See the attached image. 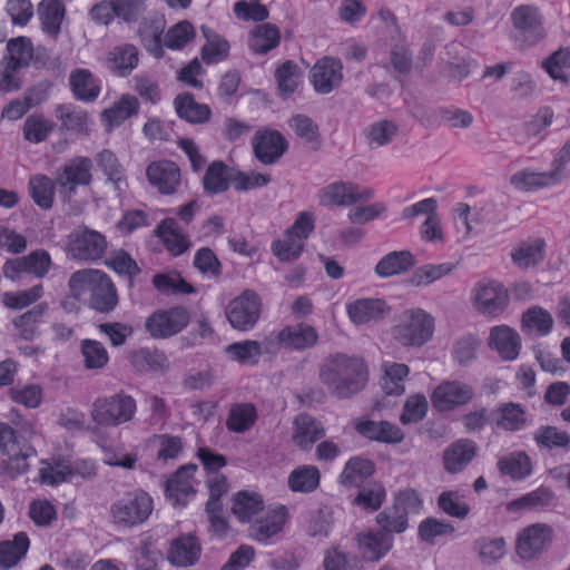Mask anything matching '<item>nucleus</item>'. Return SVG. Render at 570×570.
I'll return each instance as SVG.
<instances>
[{
    "label": "nucleus",
    "instance_id": "nucleus-37",
    "mask_svg": "<svg viewBox=\"0 0 570 570\" xmlns=\"http://www.w3.org/2000/svg\"><path fill=\"white\" fill-rule=\"evenodd\" d=\"M281 42V31L272 23H261L255 26L248 37V47L256 55H266L278 47Z\"/></svg>",
    "mask_w": 570,
    "mask_h": 570
},
{
    "label": "nucleus",
    "instance_id": "nucleus-34",
    "mask_svg": "<svg viewBox=\"0 0 570 570\" xmlns=\"http://www.w3.org/2000/svg\"><path fill=\"white\" fill-rule=\"evenodd\" d=\"M200 556V544L195 535H180L173 540L167 558L170 563L179 567L194 564Z\"/></svg>",
    "mask_w": 570,
    "mask_h": 570
},
{
    "label": "nucleus",
    "instance_id": "nucleus-24",
    "mask_svg": "<svg viewBox=\"0 0 570 570\" xmlns=\"http://www.w3.org/2000/svg\"><path fill=\"white\" fill-rule=\"evenodd\" d=\"M325 436L323 424L307 413H299L293 422V442L302 451H308Z\"/></svg>",
    "mask_w": 570,
    "mask_h": 570
},
{
    "label": "nucleus",
    "instance_id": "nucleus-13",
    "mask_svg": "<svg viewBox=\"0 0 570 570\" xmlns=\"http://www.w3.org/2000/svg\"><path fill=\"white\" fill-rule=\"evenodd\" d=\"M373 197V190L365 188L358 191V187L352 183L336 181L320 190L318 199L322 206H350L358 200Z\"/></svg>",
    "mask_w": 570,
    "mask_h": 570
},
{
    "label": "nucleus",
    "instance_id": "nucleus-31",
    "mask_svg": "<svg viewBox=\"0 0 570 570\" xmlns=\"http://www.w3.org/2000/svg\"><path fill=\"white\" fill-rule=\"evenodd\" d=\"M235 169L228 167L222 160H214L206 169L203 177L204 191L209 195H219L234 185Z\"/></svg>",
    "mask_w": 570,
    "mask_h": 570
},
{
    "label": "nucleus",
    "instance_id": "nucleus-18",
    "mask_svg": "<svg viewBox=\"0 0 570 570\" xmlns=\"http://www.w3.org/2000/svg\"><path fill=\"white\" fill-rule=\"evenodd\" d=\"M166 20L164 16L151 13L145 17L138 27V36L146 51L156 59H161L164 50V31Z\"/></svg>",
    "mask_w": 570,
    "mask_h": 570
},
{
    "label": "nucleus",
    "instance_id": "nucleus-54",
    "mask_svg": "<svg viewBox=\"0 0 570 570\" xmlns=\"http://www.w3.org/2000/svg\"><path fill=\"white\" fill-rule=\"evenodd\" d=\"M153 285L159 293L165 295H188L195 293L194 286L176 272L154 275Z\"/></svg>",
    "mask_w": 570,
    "mask_h": 570
},
{
    "label": "nucleus",
    "instance_id": "nucleus-42",
    "mask_svg": "<svg viewBox=\"0 0 570 570\" xmlns=\"http://www.w3.org/2000/svg\"><path fill=\"white\" fill-rule=\"evenodd\" d=\"M202 32L206 39L200 50V56L206 65H214L227 59L230 45L226 38L203 26Z\"/></svg>",
    "mask_w": 570,
    "mask_h": 570
},
{
    "label": "nucleus",
    "instance_id": "nucleus-35",
    "mask_svg": "<svg viewBox=\"0 0 570 570\" xmlns=\"http://www.w3.org/2000/svg\"><path fill=\"white\" fill-rule=\"evenodd\" d=\"M138 111V99L131 95H122L111 107L102 111L101 120L106 129L110 131L122 125L130 117L137 115Z\"/></svg>",
    "mask_w": 570,
    "mask_h": 570
},
{
    "label": "nucleus",
    "instance_id": "nucleus-57",
    "mask_svg": "<svg viewBox=\"0 0 570 570\" xmlns=\"http://www.w3.org/2000/svg\"><path fill=\"white\" fill-rule=\"evenodd\" d=\"M196 36L194 26L183 20L171 26L164 36V47L170 50L184 49Z\"/></svg>",
    "mask_w": 570,
    "mask_h": 570
},
{
    "label": "nucleus",
    "instance_id": "nucleus-46",
    "mask_svg": "<svg viewBox=\"0 0 570 570\" xmlns=\"http://www.w3.org/2000/svg\"><path fill=\"white\" fill-rule=\"evenodd\" d=\"M546 255V242L535 238L532 243H522L511 252V259L519 268L527 269L541 263Z\"/></svg>",
    "mask_w": 570,
    "mask_h": 570
},
{
    "label": "nucleus",
    "instance_id": "nucleus-14",
    "mask_svg": "<svg viewBox=\"0 0 570 570\" xmlns=\"http://www.w3.org/2000/svg\"><path fill=\"white\" fill-rule=\"evenodd\" d=\"M311 83L317 94L326 95L336 89L343 79L341 60L332 57L318 59L311 69Z\"/></svg>",
    "mask_w": 570,
    "mask_h": 570
},
{
    "label": "nucleus",
    "instance_id": "nucleus-27",
    "mask_svg": "<svg viewBox=\"0 0 570 570\" xmlns=\"http://www.w3.org/2000/svg\"><path fill=\"white\" fill-rule=\"evenodd\" d=\"M92 161L87 157H76L63 166L57 177V184L69 191L77 186H87L91 183Z\"/></svg>",
    "mask_w": 570,
    "mask_h": 570
},
{
    "label": "nucleus",
    "instance_id": "nucleus-60",
    "mask_svg": "<svg viewBox=\"0 0 570 570\" xmlns=\"http://www.w3.org/2000/svg\"><path fill=\"white\" fill-rule=\"evenodd\" d=\"M376 523L381 527V531L389 533H403L409 528V518L404 512L396 509L394 504L381 511L376 515Z\"/></svg>",
    "mask_w": 570,
    "mask_h": 570
},
{
    "label": "nucleus",
    "instance_id": "nucleus-33",
    "mask_svg": "<svg viewBox=\"0 0 570 570\" xmlns=\"http://www.w3.org/2000/svg\"><path fill=\"white\" fill-rule=\"evenodd\" d=\"M257 420L258 412L253 403H233L228 410L225 426L232 433L242 434L252 430Z\"/></svg>",
    "mask_w": 570,
    "mask_h": 570
},
{
    "label": "nucleus",
    "instance_id": "nucleus-25",
    "mask_svg": "<svg viewBox=\"0 0 570 570\" xmlns=\"http://www.w3.org/2000/svg\"><path fill=\"white\" fill-rule=\"evenodd\" d=\"M527 423V413L523 406L514 402L500 403L491 412V425L493 430L517 432Z\"/></svg>",
    "mask_w": 570,
    "mask_h": 570
},
{
    "label": "nucleus",
    "instance_id": "nucleus-52",
    "mask_svg": "<svg viewBox=\"0 0 570 570\" xmlns=\"http://www.w3.org/2000/svg\"><path fill=\"white\" fill-rule=\"evenodd\" d=\"M263 352H265L264 341L261 343L254 340H245L225 347L228 357L240 364H257Z\"/></svg>",
    "mask_w": 570,
    "mask_h": 570
},
{
    "label": "nucleus",
    "instance_id": "nucleus-23",
    "mask_svg": "<svg viewBox=\"0 0 570 570\" xmlns=\"http://www.w3.org/2000/svg\"><path fill=\"white\" fill-rule=\"evenodd\" d=\"M155 233L173 257L183 255L191 246L188 235L181 232L175 218L168 217L160 220Z\"/></svg>",
    "mask_w": 570,
    "mask_h": 570
},
{
    "label": "nucleus",
    "instance_id": "nucleus-12",
    "mask_svg": "<svg viewBox=\"0 0 570 570\" xmlns=\"http://www.w3.org/2000/svg\"><path fill=\"white\" fill-rule=\"evenodd\" d=\"M196 471V464H185L177 469L166 481V497L175 507H186L194 498L196 493L194 488Z\"/></svg>",
    "mask_w": 570,
    "mask_h": 570
},
{
    "label": "nucleus",
    "instance_id": "nucleus-11",
    "mask_svg": "<svg viewBox=\"0 0 570 570\" xmlns=\"http://www.w3.org/2000/svg\"><path fill=\"white\" fill-rule=\"evenodd\" d=\"M473 302L476 309L487 316L497 317L509 303V292L495 281L479 282L474 287Z\"/></svg>",
    "mask_w": 570,
    "mask_h": 570
},
{
    "label": "nucleus",
    "instance_id": "nucleus-43",
    "mask_svg": "<svg viewBox=\"0 0 570 570\" xmlns=\"http://www.w3.org/2000/svg\"><path fill=\"white\" fill-rule=\"evenodd\" d=\"M551 171H531L522 169L511 176V185L522 191H535L541 188L558 185V180Z\"/></svg>",
    "mask_w": 570,
    "mask_h": 570
},
{
    "label": "nucleus",
    "instance_id": "nucleus-3",
    "mask_svg": "<svg viewBox=\"0 0 570 570\" xmlns=\"http://www.w3.org/2000/svg\"><path fill=\"white\" fill-rule=\"evenodd\" d=\"M137 412L136 400L124 392L97 397L91 407L92 421L100 426H119L130 422Z\"/></svg>",
    "mask_w": 570,
    "mask_h": 570
},
{
    "label": "nucleus",
    "instance_id": "nucleus-22",
    "mask_svg": "<svg viewBox=\"0 0 570 570\" xmlns=\"http://www.w3.org/2000/svg\"><path fill=\"white\" fill-rule=\"evenodd\" d=\"M389 307L380 298H357L346 304V313L355 325H366L381 321Z\"/></svg>",
    "mask_w": 570,
    "mask_h": 570
},
{
    "label": "nucleus",
    "instance_id": "nucleus-36",
    "mask_svg": "<svg viewBox=\"0 0 570 570\" xmlns=\"http://www.w3.org/2000/svg\"><path fill=\"white\" fill-rule=\"evenodd\" d=\"M29 548L30 539L23 531L13 534L11 540L0 541V569L16 567L26 557Z\"/></svg>",
    "mask_w": 570,
    "mask_h": 570
},
{
    "label": "nucleus",
    "instance_id": "nucleus-61",
    "mask_svg": "<svg viewBox=\"0 0 570 570\" xmlns=\"http://www.w3.org/2000/svg\"><path fill=\"white\" fill-rule=\"evenodd\" d=\"M480 344L481 340L474 334H468L458 338L452 350L453 361L461 366L469 365L476 358Z\"/></svg>",
    "mask_w": 570,
    "mask_h": 570
},
{
    "label": "nucleus",
    "instance_id": "nucleus-16",
    "mask_svg": "<svg viewBox=\"0 0 570 570\" xmlns=\"http://www.w3.org/2000/svg\"><path fill=\"white\" fill-rule=\"evenodd\" d=\"M286 149L287 141L277 130H258L253 138V150L255 157L264 165L276 163Z\"/></svg>",
    "mask_w": 570,
    "mask_h": 570
},
{
    "label": "nucleus",
    "instance_id": "nucleus-51",
    "mask_svg": "<svg viewBox=\"0 0 570 570\" xmlns=\"http://www.w3.org/2000/svg\"><path fill=\"white\" fill-rule=\"evenodd\" d=\"M375 471L374 463L361 456H353L346 463L340 474V481L343 485H360L366 478Z\"/></svg>",
    "mask_w": 570,
    "mask_h": 570
},
{
    "label": "nucleus",
    "instance_id": "nucleus-28",
    "mask_svg": "<svg viewBox=\"0 0 570 570\" xmlns=\"http://www.w3.org/2000/svg\"><path fill=\"white\" fill-rule=\"evenodd\" d=\"M49 305L39 303L26 313L17 316L12 321V325L18 336L27 342H32L41 335V324L45 322Z\"/></svg>",
    "mask_w": 570,
    "mask_h": 570
},
{
    "label": "nucleus",
    "instance_id": "nucleus-64",
    "mask_svg": "<svg viewBox=\"0 0 570 570\" xmlns=\"http://www.w3.org/2000/svg\"><path fill=\"white\" fill-rule=\"evenodd\" d=\"M43 466L39 469V481L45 485H59L67 481L71 475L72 471L69 465L62 462H48L42 461Z\"/></svg>",
    "mask_w": 570,
    "mask_h": 570
},
{
    "label": "nucleus",
    "instance_id": "nucleus-47",
    "mask_svg": "<svg viewBox=\"0 0 570 570\" xmlns=\"http://www.w3.org/2000/svg\"><path fill=\"white\" fill-rule=\"evenodd\" d=\"M384 375L382 377V389L387 395H401L405 391V380L410 374V368L405 364L384 361L382 363Z\"/></svg>",
    "mask_w": 570,
    "mask_h": 570
},
{
    "label": "nucleus",
    "instance_id": "nucleus-48",
    "mask_svg": "<svg viewBox=\"0 0 570 570\" xmlns=\"http://www.w3.org/2000/svg\"><path fill=\"white\" fill-rule=\"evenodd\" d=\"M29 194L37 206L49 209L55 202V181L45 174L30 176L28 181Z\"/></svg>",
    "mask_w": 570,
    "mask_h": 570
},
{
    "label": "nucleus",
    "instance_id": "nucleus-7",
    "mask_svg": "<svg viewBox=\"0 0 570 570\" xmlns=\"http://www.w3.org/2000/svg\"><path fill=\"white\" fill-rule=\"evenodd\" d=\"M434 318L421 308L411 309L394 327L395 338L404 346H422L432 337Z\"/></svg>",
    "mask_w": 570,
    "mask_h": 570
},
{
    "label": "nucleus",
    "instance_id": "nucleus-20",
    "mask_svg": "<svg viewBox=\"0 0 570 570\" xmlns=\"http://www.w3.org/2000/svg\"><path fill=\"white\" fill-rule=\"evenodd\" d=\"M287 517L288 512L285 505L269 509L264 517L257 519L250 525V537L262 544H269L272 538L283 530Z\"/></svg>",
    "mask_w": 570,
    "mask_h": 570
},
{
    "label": "nucleus",
    "instance_id": "nucleus-4",
    "mask_svg": "<svg viewBox=\"0 0 570 570\" xmlns=\"http://www.w3.org/2000/svg\"><path fill=\"white\" fill-rule=\"evenodd\" d=\"M154 500L141 489L126 492L110 505V515L117 525L132 528L148 520Z\"/></svg>",
    "mask_w": 570,
    "mask_h": 570
},
{
    "label": "nucleus",
    "instance_id": "nucleus-55",
    "mask_svg": "<svg viewBox=\"0 0 570 570\" xmlns=\"http://www.w3.org/2000/svg\"><path fill=\"white\" fill-rule=\"evenodd\" d=\"M413 265L410 252H392L385 255L375 266V273L381 277H390L406 272Z\"/></svg>",
    "mask_w": 570,
    "mask_h": 570
},
{
    "label": "nucleus",
    "instance_id": "nucleus-29",
    "mask_svg": "<svg viewBox=\"0 0 570 570\" xmlns=\"http://www.w3.org/2000/svg\"><path fill=\"white\" fill-rule=\"evenodd\" d=\"M362 557L376 562L386 556L393 547V537L382 531H367L356 537Z\"/></svg>",
    "mask_w": 570,
    "mask_h": 570
},
{
    "label": "nucleus",
    "instance_id": "nucleus-5",
    "mask_svg": "<svg viewBox=\"0 0 570 570\" xmlns=\"http://www.w3.org/2000/svg\"><path fill=\"white\" fill-rule=\"evenodd\" d=\"M317 340L318 334L313 326L306 323H297L265 336L264 350L265 353H276L283 346L294 351H304L313 347Z\"/></svg>",
    "mask_w": 570,
    "mask_h": 570
},
{
    "label": "nucleus",
    "instance_id": "nucleus-49",
    "mask_svg": "<svg viewBox=\"0 0 570 570\" xmlns=\"http://www.w3.org/2000/svg\"><path fill=\"white\" fill-rule=\"evenodd\" d=\"M66 9L60 0H45L39 7V18L42 30L57 37L61 31Z\"/></svg>",
    "mask_w": 570,
    "mask_h": 570
},
{
    "label": "nucleus",
    "instance_id": "nucleus-10",
    "mask_svg": "<svg viewBox=\"0 0 570 570\" xmlns=\"http://www.w3.org/2000/svg\"><path fill=\"white\" fill-rule=\"evenodd\" d=\"M473 387L464 382L452 380L441 382L431 394L432 406L439 412H449L472 401Z\"/></svg>",
    "mask_w": 570,
    "mask_h": 570
},
{
    "label": "nucleus",
    "instance_id": "nucleus-58",
    "mask_svg": "<svg viewBox=\"0 0 570 570\" xmlns=\"http://www.w3.org/2000/svg\"><path fill=\"white\" fill-rule=\"evenodd\" d=\"M193 265L207 278L216 279L222 275V263L215 252L209 247H200L196 250Z\"/></svg>",
    "mask_w": 570,
    "mask_h": 570
},
{
    "label": "nucleus",
    "instance_id": "nucleus-63",
    "mask_svg": "<svg viewBox=\"0 0 570 570\" xmlns=\"http://www.w3.org/2000/svg\"><path fill=\"white\" fill-rule=\"evenodd\" d=\"M474 544L480 560L487 564L499 561L505 553V540L502 537L480 538Z\"/></svg>",
    "mask_w": 570,
    "mask_h": 570
},
{
    "label": "nucleus",
    "instance_id": "nucleus-9",
    "mask_svg": "<svg viewBox=\"0 0 570 570\" xmlns=\"http://www.w3.org/2000/svg\"><path fill=\"white\" fill-rule=\"evenodd\" d=\"M190 315L183 306L157 309L145 322V328L154 338H168L180 333L189 323Z\"/></svg>",
    "mask_w": 570,
    "mask_h": 570
},
{
    "label": "nucleus",
    "instance_id": "nucleus-1",
    "mask_svg": "<svg viewBox=\"0 0 570 570\" xmlns=\"http://www.w3.org/2000/svg\"><path fill=\"white\" fill-rule=\"evenodd\" d=\"M320 379L332 394L346 399L365 387L368 368L362 357L336 353L330 355L321 366Z\"/></svg>",
    "mask_w": 570,
    "mask_h": 570
},
{
    "label": "nucleus",
    "instance_id": "nucleus-6",
    "mask_svg": "<svg viewBox=\"0 0 570 570\" xmlns=\"http://www.w3.org/2000/svg\"><path fill=\"white\" fill-rule=\"evenodd\" d=\"M262 313V299L252 289H245L233 298L225 311L226 318L234 330L248 332L258 322Z\"/></svg>",
    "mask_w": 570,
    "mask_h": 570
},
{
    "label": "nucleus",
    "instance_id": "nucleus-39",
    "mask_svg": "<svg viewBox=\"0 0 570 570\" xmlns=\"http://www.w3.org/2000/svg\"><path fill=\"white\" fill-rule=\"evenodd\" d=\"M174 105L178 117L190 124H204L212 116L210 108L205 104L197 102L194 95L188 92L178 95Z\"/></svg>",
    "mask_w": 570,
    "mask_h": 570
},
{
    "label": "nucleus",
    "instance_id": "nucleus-8",
    "mask_svg": "<svg viewBox=\"0 0 570 570\" xmlns=\"http://www.w3.org/2000/svg\"><path fill=\"white\" fill-rule=\"evenodd\" d=\"M554 531L547 523H533L517 534L515 553L522 561L537 560L552 543Z\"/></svg>",
    "mask_w": 570,
    "mask_h": 570
},
{
    "label": "nucleus",
    "instance_id": "nucleus-62",
    "mask_svg": "<svg viewBox=\"0 0 570 570\" xmlns=\"http://www.w3.org/2000/svg\"><path fill=\"white\" fill-rule=\"evenodd\" d=\"M86 368L95 370L107 365L109 355L105 346L96 340H83L80 346Z\"/></svg>",
    "mask_w": 570,
    "mask_h": 570
},
{
    "label": "nucleus",
    "instance_id": "nucleus-17",
    "mask_svg": "<svg viewBox=\"0 0 570 570\" xmlns=\"http://www.w3.org/2000/svg\"><path fill=\"white\" fill-rule=\"evenodd\" d=\"M146 175L149 184L163 195H171L180 186V169L170 160L153 161L148 165Z\"/></svg>",
    "mask_w": 570,
    "mask_h": 570
},
{
    "label": "nucleus",
    "instance_id": "nucleus-15",
    "mask_svg": "<svg viewBox=\"0 0 570 570\" xmlns=\"http://www.w3.org/2000/svg\"><path fill=\"white\" fill-rule=\"evenodd\" d=\"M511 20L520 32L524 46L538 43L544 36L542 17L531 6H519L513 9Z\"/></svg>",
    "mask_w": 570,
    "mask_h": 570
},
{
    "label": "nucleus",
    "instance_id": "nucleus-40",
    "mask_svg": "<svg viewBox=\"0 0 570 570\" xmlns=\"http://www.w3.org/2000/svg\"><path fill=\"white\" fill-rule=\"evenodd\" d=\"M69 83L77 100L94 101L100 95L101 88L88 69H76L70 73Z\"/></svg>",
    "mask_w": 570,
    "mask_h": 570
},
{
    "label": "nucleus",
    "instance_id": "nucleus-38",
    "mask_svg": "<svg viewBox=\"0 0 570 570\" xmlns=\"http://www.w3.org/2000/svg\"><path fill=\"white\" fill-rule=\"evenodd\" d=\"M475 443L471 440L462 439L450 445L443 455L444 468L451 473L463 470L475 455Z\"/></svg>",
    "mask_w": 570,
    "mask_h": 570
},
{
    "label": "nucleus",
    "instance_id": "nucleus-21",
    "mask_svg": "<svg viewBox=\"0 0 570 570\" xmlns=\"http://www.w3.org/2000/svg\"><path fill=\"white\" fill-rule=\"evenodd\" d=\"M489 346L495 351L504 361H514L521 350V337L519 333L508 326H493L489 335Z\"/></svg>",
    "mask_w": 570,
    "mask_h": 570
},
{
    "label": "nucleus",
    "instance_id": "nucleus-41",
    "mask_svg": "<svg viewBox=\"0 0 570 570\" xmlns=\"http://www.w3.org/2000/svg\"><path fill=\"white\" fill-rule=\"evenodd\" d=\"M521 328L528 334H534L539 337L547 336L553 328L552 315L541 306H531L522 314Z\"/></svg>",
    "mask_w": 570,
    "mask_h": 570
},
{
    "label": "nucleus",
    "instance_id": "nucleus-50",
    "mask_svg": "<svg viewBox=\"0 0 570 570\" xmlns=\"http://www.w3.org/2000/svg\"><path fill=\"white\" fill-rule=\"evenodd\" d=\"M275 80L281 97L293 95L302 82V71L296 62L286 60L275 70Z\"/></svg>",
    "mask_w": 570,
    "mask_h": 570
},
{
    "label": "nucleus",
    "instance_id": "nucleus-30",
    "mask_svg": "<svg viewBox=\"0 0 570 570\" xmlns=\"http://www.w3.org/2000/svg\"><path fill=\"white\" fill-rule=\"evenodd\" d=\"M55 115L60 122V131L69 135L87 134L89 129V114L71 104L56 106Z\"/></svg>",
    "mask_w": 570,
    "mask_h": 570
},
{
    "label": "nucleus",
    "instance_id": "nucleus-2",
    "mask_svg": "<svg viewBox=\"0 0 570 570\" xmlns=\"http://www.w3.org/2000/svg\"><path fill=\"white\" fill-rule=\"evenodd\" d=\"M70 295L80 301L88 295L89 306L100 313H109L118 305V294L110 277L99 269H80L68 282Z\"/></svg>",
    "mask_w": 570,
    "mask_h": 570
},
{
    "label": "nucleus",
    "instance_id": "nucleus-45",
    "mask_svg": "<svg viewBox=\"0 0 570 570\" xmlns=\"http://www.w3.org/2000/svg\"><path fill=\"white\" fill-rule=\"evenodd\" d=\"M498 469L502 475L512 480H524L532 473V463L524 451H517L501 458L498 461Z\"/></svg>",
    "mask_w": 570,
    "mask_h": 570
},
{
    "label": "nucleus",
    "instance_id": "nucleus-59",
    "mask_svg": "<svg viewBox=\"0 0 570 570\" xmlns=\"http://www.w3.org/2000/svg\"><path fill=\"white\" fill-rule=\"evenodd\" d=\"M8 57L4 60L21 68L28 67L33 57V46L29 38H12L7 43Z\"/></svg>",
    "mask_w": 570,
    "mask_h": 570
},
{
    "label": "nucleus",
    "instance_id": "nucleus-26",
    "mask_svg": "<svg viewBox=\"0 0 570 570\" xmlns=\"http://www.w3.org/2000/svg\"><path fill=\"white\" fill-rule=\"evenodd\" d=\"M106 248V237L95 230L80 233L70 244L71 255L80 261H97L102 257Z\"/></svg>",
    "mask_w": 570,
    "mask_h": 570
},
{
    "label": "nucleus",
    "instance_id": "nucleus-53",
    "mask_svg": "<svg viewBox=\"0 0 570 570\" xmlns=\"http://www.w3.org/2000/svg\"><path fill=\"white\" fill-rule=\"evenodd\" d=\"M56 124L43 114H31L23 122V137L31 144H40L47 140L53 131Z\"/></svg>",
    "mask_w": 570,
    "mask_h": 570
},
{
    "label": "nucleus",
    "instance_id": "nucleus-19",
    "mask_svg": "<svg viewBox=\"0 0 570 570\" xmlns=\"http://www.w3.org/2000/svg\"><path fill=\"white\" fill-rule=\"evenodd\" d=\"M0 452L10 460L27 465V460L36 454V450L30 442L12 429L8 423L0 422Z\"/></svg>",
    "mask_w": 570,
    "mask_h": 570
},
{
    "label": "nucleus",
    "instance_id": "nucleus-56",
    "mask_svg": "<svg viewBox=\"0 0 570 570\" xmlns=\"http://www.w3.org/2000/svg\"><path fill=\"white\" fill-rule=\"evenodd\" d=\"M264 502L259 494L239 491L234 499L233 513L240 522H249L263 510Z\"/></svg>",
    "mask_w": 570,
    "mask_h": 570
},
{
    "label": "nucleus",
    "instance_id": "nucleus-32",
    "mask_svg": "<svg viewBox=\"0 0 570 570\" xmlns=\"http://www.w3.org/2000/svg\"><path fill=\"white\" fill-rule=\"evenodd\" d=\"M106 63L115 76L127 77L139 63L138 49L131 43L116 46L109 51Z\"/></svg>",
    "mask_w": 570,
    "mask_h": 570
},
{
    "label": "nucleus",
    "instance_id": "nucleus-44",
    "mask_svg": "<svg viewBox=\"0 0 570 570\" xmlns=\"http://www.w3.org/2000/svg\"><path fill=\"white\" fill-rule=\"evenodd\" d=\"M321 473L315 465H299L288 475L287 484L291 491L311 493L320 487Z\"/></svg>",
    "mask_w": 570,
    "mask_h": 570
}]
</instances>
